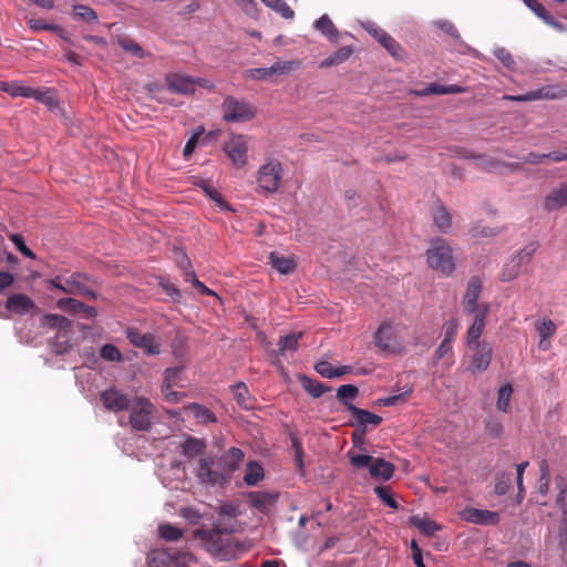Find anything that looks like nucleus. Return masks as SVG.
<instances>
[{
	"instance_id": "obj_1",
	"label": "nucleus",
	"mask_w": 567,
	"mask_h": 567,
	"mask_svg": "<svg viewBox=\"0 0 567 567\" xmlns=\"http://www.w3.org/2000/svg\"><path fill=\"white\" fill-rule=\"evenodd\" d=\"M426 261L431 269L444 275H451L455 269L452 248L449 243L441 237L430 241L426 250Z\"/></svg>"
},
{
	"instance_id": "obj_2",
	"label": "nucleus",
	"mask_w": 567,
	"mask_h": 567,
	"mask_svg": "<svg viewBox=\"0 0 567 567\" xmlns=\"http://www.w3.org/2000/svg\"><path fill=\"white\" fill-rule=\"evenodd\" d=\"M374 346L388 355L401 354L404 351L403 346L398 339L395 327L389 322L383 321L373 337Z\"/></svg>"
},
{
	"instance_id": "obj_3",
	"label": "nucleus",
	"mask_w": 567,
	"mask_h": 567,
	"mask_svg": "<svg viewBox=\"0 0 567 567\" xmlns=\"http://www.w3.org/2000/svg\"><path fill=\"white\" fill-rule=\"evenodd\" d=\"M43 327L58 328L56 341L52 342L51 347L53 352L62 354L71 349L68 329L71 322L63 316L59 315H44L41 321Z\"/></svg>"
},
{
	"instance_id": "obj_4",
	"label": "nucleus",
	"mask_w": 567,
	"mask_h": 567,
	"mask_svg": "<svg viewBox=\"0 0 567 567\" xmlns=\"http://www.w3.org/2000/svg\"><path fill=\"white\" fill-rule=\"evenodd\" d=\"M465 359L467 361L466 371L478 373L485 371L493 358V348L488 342L466 347Z\"/></svg>"
},
{
	"instance_id": "obj_5",
	"label": "nucleus",
	"mask_w": 567,
	"mask_h": 567,
	"mask_svg": "<svg viewBox=\"0 0 567 567\" xmlns=\"http://www.w3.org/2000/svg\"><path fill=\"white\" fill-rule=\"evenodd\" d=\"M225 533H233V528L221 527L219 524L215 525L212 529H198L195 532L204 548L213 556H220L226 549V540L223 537Z\"/></svg>"
},
{
	"instance_id": "obj_6",
	"label": "nucleus",
	"mask_w": 567,
	"mask_h": 567,
	"mask_svg": "<svg viewBox=\"0 0 567 567\" xmlns=\"http://www.w3.org/2000/svg\"><path fill=\"white\" fill-rule=\"evenodd\" d=\"M538 247L539 245L537 241H530L524 246L516 256L505 264L501 274V279L503 281H509L516 278L520 272L522 266L527 265L532 260Z\"/></svg>"
},
{
	"instance_id": "obj_7",
	"label": "nucleus",
	"mask_w": 567,
	"mask_h": 567,
	"mask_svg": "<svg viewBox=\"0 0 567 567\" xmlns=\"http://www.w3.org/2000/svg\"><path fill=\"white\" fill-rule=\"evenodd\" d=\"M255 109L247 102L227 96L223 103V117L226 122H246L255 116Z\"/></svg>"
},
{
	"instance_id": "obj_8",
	"label": "nucleus",
	"mask_w": 567,
	"mask_h": 567,
	"mask_svg": "<svg viewBox=\"0 0 567 567\" xmlns=\"http://www.w3.org/2000/svg\"><path fill=\"white\" fill-rule=\"evenodd\" d=\"M248 137L241 134H233L224 144L223 150L233 165L241 168L248 161Z\"/></svg>"
},
{
	"instance_id": "obj_9",
	"label": "nucleus",
	"mask_w": 567,
	"mask_h": 567,
	"mask_svg": "<svg viewBox=\"0 0 567 567\" xmlns=\"http://www.w3.org/2000/svg\"><path fill=\"white\" fill-rule=\"evenodd\" d=\"M282 177V167L279 162H268L258 171V186L266 193L278 190Z\"/></svg>"
},
{
	"instance_id": "obj_10",
	"label": "nucleus",
	"mask_w": 567,
	"mask_h": 567,
	"mask_svg": "<svg viewBox=\"0 0 567 567\" xmlns=\"http://www.w3.org/2000/svg\"><path fill=\"white\" fill-rule=\"evenodd\" d=\"M86 277L82 274H72L68 277H56L51 280V285L65 293L71 295H90L93 292L85 285Z\"/></svg>"
},
{
	"instance_id": "obj_11",
	"label": "nucleus",
	"mask_w": 567,
	"mask_h": 567,
	"mask_svg": "<svg viewBox=\"0 0 567 567\" xmlns=\"http://www.w3.org/2000/svg\"><path fill=\"white\" fill-rule=\"evenodd\" d=\"M362 27L396 60L403 59V49L401 45L384 30L379 28L374 22L367 21Z\"/></svg>"
},
{
	"instance_id": "obj_12",
	"label": "nucleus",
	"mask_w": 567,
	"mask_h": 567,
	"mask_svg": "<svg viewBox=\"0 0 567 567\" xmlns=\"http://www.w3.org/2000/svg\"><path fill=\"white\" fill-rule=\"evenodd\" d=\"M185 381L186 380L184 378V371L182 367L166 369L164 385L162 389L165 399L171 402L177 401L182 396V393L173 391L172 389L175 386L184 388Z\"/></svg>"
},
{
	"instance_id": "obj_13",
	"label": "nucleus",
	"mask_w": 567,
	"mask_h": 567,
	"mask_svg": "<svg viewBox=\"0 0 567 567\" xmlns=\"http://www.w3.org/2000/svg\"><path fill=\"white\" fill-rule=\"evenodd\" d=\"M131 406V425H151L155 406L144 398L134 400Z\"/></svg>"
},
{
	"instance_id": "obj_14",
	"label": "nucleus",
	"mask_w": 567,
	"mask_h": 567,
	"mask_svg": "<svg viewBox=\"0 0 567 567\" xmlns=\"http://www.w3.org/2000/svg\"><path fill=\"white\" fill-rule=\"evenodd\" d=\"M460 515L463 520L476 525H497L499 523V514L487 509L466 507Z\"/></svg>"
},
{
	"instance_id": "obj_15",
	"label": "nucleus",
	"mask_w": 567,
	"mask_h": 567,
	"mask_svg": "<svg viewBox=\"0 0 567 567\" xmlns=\"http://www.w3.org/2000/svg\"><path fill=\"white\" fill-rule=\"evenodd\" d=\"M101 401L105 409L112 412L124 411L130 408V399L127 394L116 388H111L101 393Z\"/></svg>"
},
{
	"instance_id": "obj_16",
	"label": "nucleus",
	"mask_w": 567,
	"mask_h": 567,
	"mask_svg": "<svg viewBox=\"0 0 567 567\" xmlns=\"http://www.w3.org/2000/svg\"><path fill=\"white\" fill-rule=\"evenodd\" d=\"M165 81L168 90L173 93L192 94L196 89L195 79L186 74L171 73L166 75Z\"/></svg>"
},
{
	"instance_id": "obj_17",
	"label": "nucleus",
	"mask_w": 567,
	"mask_h": 567,
	"mask_svg": "<svg viewBox=\"0 0 567 567\" xmlns=\"http://www.w3.org/2000/svg\"><path fill=\"white\" fill-rule=\"evenodd\" d=\"M482 292V282L477 277H473L466 287L465 295L463 297L464 310L468 313H477L482 311L483 307H478V298Z\"/></svg>"
},
{
	"instance_id": "obj_18",
	"label": "nucleus",
	"mask_w": 567,
	"mask_h": 567,
	"mask_svg": "<svg viewBox=\"0 0 567 567\" xmlns=\"http://www.w3.org/2000/svg\"><path fill=\"white\" fill-rule=\"evenodd\" d=\"M535 330L539 336L538 349L548 351L551 347V338L555 336L557 327L549 318H540L535 322Z\"/></svg>"
},
{
	"instance_id": "obj_19",
	"label": "nucleus",
	"mask_w": 567,
	"mask_h": 567,
	"mask_svg": "<svg viewBox=\"0 0 567 567\" xmlns=\"http://www.w3.org/2000/svg\"><path fill=\"white\" fill-rule=\"evenodd\" d=\"M488 312V306L484 305L482 311L475 315L473 323L470 326L466 332L465 343L466 347L481 344L484 341H481L480 338L485 328V319Z\"/></svg>"
},
{
	"instance_id": "obj_20",
	"label": "nucleus",
	"mask_w": 567,
	"mask_h": 567,
	"mask_svg": "<svg viewBox=\"0 0 567 567\" xmlns=\"http://www.w3.org/2000/svg\"><path fill=\"white\" fill-rule=\"evenodd\" d=\"M127 338L134 346L144 349L148 354H157L159 352V344L152 334H141L136 331L128 330Z\"/></svg>"
},
{
	"instance_id": "obj_21",
	"label": "nucleus",
	"mask_w": 567,
	"mask_h": 567,
	"mask_svg": "<svg viewBox=\"0 0 567 567\" xmlns=\"http://www.w3.org/2000/svg\"><path fill=\"white\" fill-rule=\"evenodd\" d=\"M184 415L186 417H183L182 421H190V419H194L195 422L207 424V423H216L217 419L213 412H210L208 409L200 406L198 404H192L184 409Z\"/></svg>"
},
{
	"instance_id": "obj_22",
	"label": "nucleus",
	"mask_w": 567,
	"mask_h": 567,
	"mask_svg": "<svg viewBox=\"0 0 567 567\" xmlns=\"http://www.w3.org/2000/svg\"><path fill=\"white\" fill-rule=\"evenodd\" d=\"M213 464L214 462L210 457H202L199 460L197 477L200 480V482L214 485L224 477V473L215 471L213 468Z\"/></svg>"
},
{
	"instance_id": "obj_23",
	"label": "nucleus",
	"mask_w": 567,
	"mask_h": 567,
	"mask_svg": "<svg viewBox=\"0 0 567 567\" xmlns=\"http://www.w3.org/2000/svg\"><path fill=\"white\" fill-rule=\"evenodd\" d=\"M564 206H567V182L554 188L544 202V207L547 210H556Z\"/></svg>"
},
{
	"instance_id": "obj_24",
	"label": "nucleus",
	"mask_w": 567,
	"mask_h": 567,
	"mask_svg": "<svg viewBox=\"0 0 567 567\" xmlns=\"http://www.w3.org/2000/svg\"><path fill=\"white\" fill-rule=\"evenodd\" d=\"M35 305L31 298L23 293L12 295L7 300V309L10 312L25 315L34 309Z\"/></svg>"
},
{
	"instance_id": "obj_25",
	"label": "nucleus",
	"mask_w": 567,
	"mask_h": 567,
	"mask_svg": "<svg viewBox=\"0 0 567 567\" xmlns=\"http://www.w3.org/2000/svg\"><path fill=\"white\" fill-rule=\"evenodd\" d=\"M245 454L240 449L230 447L227 450L223 456L221 462L224 464L223 472L226 474H230L236 471L240 463L244 461Z\"/></svg>"
},
{
	"instance_id": "obj_26",
	"label": "nucleus",
	"mask_w": 567,
	"mask_h": 567,
	"mask_svg": "<svg viewBox=\"0 0 567 567\" xmlns=\"http://www.w3.org/2000/svg\"><path fill=\"white\" fill-rule=\"evenodd\" d=\"M395 466L384 458L374 457L370 468V475L373 478L390 480L393 476Z\"/></svg>"
},
{
	"instance_id": "obj_27",
	"label": "nucleus",
	"mask_w": 567,
	"mask_h": 567,
	"mask_svg": "<svg viewBox=\"0 0 567 567\" xmlns=\"http://www.w3.org/2000/svg\"><path fill=\"white\" fill-rule=\"evenodd\" d=\"M313 25L330 42L336 43L339 41L340 32L327 14L321 16Z\"/></svg>"
},
{
	"instance_id": "obj_28",
	"label": "nucleus",
	"mask_w": 567,
	"mask_h": 567,
	"mask_svg": "<svg viewBox=\"0 0 567 567\" xmlns=\"http://www.w3.org/2000/svg\"><path fill=\"white\" fill-rule=\"evenodd\" d=\"M277 501V495L267 492H251L249 493V503L252 507L259 511H267L269 506L274 505Z\"/></svg>"
},
{
	"instance_id": "obj_29",
	"label": "nucleus",
	"mask_w": 567,
	"mask_h": 567,
	"mask_svg": "<svg viewBox=\"0 0 567 567\" xmlns=\"http://www.w3.org/2000/svg\"><path fill=\"white\" fill-rule=\"evenodd\" d=\"M269 258L271 266L280 274L288 275L292 272L296 268V261L291 256L271 252Z\"/></svg>"
},
{
	"instance_id": "obj_30",
	"label": "nucleus",
	"mask_w": 567,
	"mask_h": 567,
	"mask_svg": "<svg viewBox=\"0 0 567 567\" xmlns=\"http://www.w3.org/2000/svg\"><path fill=\"white\" fill-rule=\"evenodd\" d=\"M352 53H353V50L351 47L340 48L339 50L333 52L331 55L326 58L323 61H321L320 68H330V66L342 64L350 59Z\"/></svg>"
},
{
	"instance_id": "obj_31",
	"label": "nucleus",
	"mask_w": 567,
	"mask_h": 567,
	"mask_svg": "<svg viewBox=\"0 0 567 567\" xmlns=\"http://www.w3.org/2000/svg\"><path fill=\"white\" fill-rule=\"evenodd\" d=\"M265 476L264 468L256 461H250L247 463L244 482L248 486L257 485Z\"/></svg>"
},
{
	"instance_id": "obj_32",
	"label": "nucleus",
	"mask_w": 567,
	"mask_h": 567,
	"mask_svg": "<svg viewBox=\"0 0 567 567\" xmlns=\"http://www.w3.org/2000/svg\"><path fill=\"white\" fill-rule=\"evenodd\" d=\"M350 411L352 414V417L359 425H377L382 422V417L368 412L365 410H361L354 406H350Z\"/></svg>"
},
{
	"instance_id": "obj_33",
	"label": "nucleus",
	"mask_w": 567,
	"mask_h": 567,
	"mask_svg": "<svg viewBox=\"0 0 567 567\" xmlns=\"http://www.w3.org/2000/svg\"><path fill=\"white\" fill-rule=\"evenodd\" d=\"M0 90L8 93L9 95L30 97L34 95V90L31 87L23 86L18 82H0Z\"/></svg>"
},
{
	"instance_id": "obj_34",
	"label": "nucleus",
	"mask_w": 567,
	"mask_h": 567,
	"mask_svg": "<svg viewBox=\"0 0 567 567\" xmlns=\"http://www.w3.org/2000/svg\"><path fill=\"white\" fill-rule=\"evenodd\" d=\"M231 393L233 398L241 408L249 410L254 406L252 399L248 392L247 386L244 383H238L231 386Z\"/></svg>"
},
{
	"instance_id": "obj_35",
	"label": "nucleus",
	"mask_w": 567,
	"mask_h": 567,
	"mask_svg": "<svg viewBox=\"0 0 567 567\" xmlns=\"http://www.w3.org/2000/svg\"><path fill=\"white\" fill-rule=\"evenodd\" d=\"M316 371L321 375V377H324V378H328V379H333V378H338V377H341L346 373L349 372L350 368L349 367H339V368H333L329 362L327 361H321V362H318L315 367Z\"/></svg>"
},
{
	"instance_id": "obj_36",
	"label": "nucleus",
	"mask_w": 567,
	"mask_h": 567,
	"mask_svg": "<svg viewBox=\"0 0 567 567\" xmlns=\"http://www.w3.org/2000/svg\"><path fill=\"white\" fill-rule=\"evenodd\" d=\"M553 97H555V95L550 94L548 89L535 90V91H530V92H528L526 94H522V95H505L504 96L505 100H511V101H516V102H529V101H536V100H542V99H553Z\"/></svg>"
},
{
	"instance_id": "obj_37",
	"label": "nucleus",
	"mask_w": 567,
	"mask_h": 567,
	"mask_svg": "<svg viewBox=\"0 0 567 567\" xmlns=\"http://www.w3.org/2000/svg\"><path fill=\"white\" fill-rule=\"evenodd\" d=\"M433 223L440 231L449 233L451 228L450 213L443 206H437L433 212Z\"/></svg>"
},
{
	"instance_id": "obj_38",
	"label": "nucleus",
	"mask_w": 567,
	"mask_h": 567,
	"mask_svg": "<svg viewBox=\"0 0 567 567\" xmlns=\"http://www.w3.org/2000/svg\"><path fill=\"white\" fill-rule=\"evenodd\" d=\"M301 63L298 60L289 61H277L270 66L272 76L275 75H287L292 71L300 69Z\"/></svg>"
},
{
	"instance_id": "obj_39",
	"label": "nucleus",
	"mask_w": 567,
	"mask_h": 567,
	"mask_svg": "<svg viewBox=\"0 0 567 567\" xmlns=\"http://www.w3.org/2000/svg\"><path fill=\"white\" fill-rule=\"evenodd\" d=\"M290 440H291V446L295 451L296 467H297L298 472L300 473V475L305 476L306 468H305V462H303L305 453H303L302 444H301L300 440L297 437L296 433H290Z\"/></svg>"
},
{
	"instance_id": "obj_40",
	"label": "nucleus",
	"mask_w": 567,
	"mask_h": 567,
	"mask_svg": "<svg viewBox=\"0 0 567 567\" xmlns=\"http://www.w3.org/2000/svg\"><path fill=\"white\" fill-rule=\"evenodd\" d=\"M58 306L61 309H68L73 312H79L80 310H84L86 313V317H90V318L95 316L94 308L86 307L73 298L61 299L58 301Z\"/></svg>"
},
{
	"instance_id": "obj_41",
	"label": "nucleus",
	"mask_w": 567,
	"mask_h": 567,
	"mask_svg": "<svg viewBox=\"0 0 567 567\" xmlns=\"http://www.w3.org/2000/svg\"><path fill=\"white\" fill-rule=\"evenodd\" d=\"M411 524L426 536H433L435 532L440 529V526L435 522L420 516H412Z\"/></svg>"
},
{
	"instance_id": "obj_42",
	"label": "nucleus",
	"mask_w": 567,
	"mask_h": 567,
	"mask_svg": "<svg viewBox=\"0 0 567 567\" xmlns=\"http://www.w3.org/2000/svg\"><path fill=\"white\" fill-rule=\"evenodd\" d=\"M300 382L302 388L313 398L321 396L327 390V388H324L321 382L313 380L309 377H301Z\"/></svg>"
},
{
	"instance_id": "obj_43",
	"label": "nucleus",
	"mask_w": 567,
	"mask_h": 567,
	"mask_svg": "<svg viewBox=\"0 0 567 567\" xmlns=\"http://www.w3.org/2000/svg\"><path fill=\"white\" fill-rule=\"evenodd\" d=\"M120 47L131 55L142 59L145 55L143 48L132 39L127 37H121L117 40Z\"/></svg>"
},
{
	"instance_id": "obj_44",
	"label": "nucleus",
	"mask_w": 567,
	"mask_h": 567,
	"mask_svg": "<svg viewBox=\"0 0 567 567\" xmlns=\"http://www.w3.org/2000/svg\"><path fill=\"white\" fill-rule=\"evenodd\" d=\"M158 534L167 542H176L183 537L184 532L172 524H161L158 526Z\"/></svg>"
},
{
	"instance_id": "obj_45",
	"label": "nucleus",
	"mask_w": 567,
	"mask_h": 567,
	"mask_svg": "<svg viewBox=\"0 0 567 567\" xmlns=\"http://www.w3.org/2000/svg\"><path fill=\"white\" fill-rule=\"evenodd\" d=\"M267 7L274 9L285 19H292L295 16L293 10L286 3L285 0H261Z\"/></svg>"
},
{
	"instance_id": "obj_46",
	"label": "nucleus",
	"mask_w": 567,
	"mask_h": 567,
	"mask_svg": "<svg viewBox=\"0 0 567 567\" xmlns=\"http://www.w3.org/2000/svg\"><path fill=\"white\" fill-rule=\"evenodd\" d=\"M302 333H290L285 337H281L278 341V347L280 352L284 354L287 351H296L298 348V341L301 338Z\"/></svg>"
},
{
	"instance_id": "obj_47",
	"label": "nucleus",
	"mask_w": 567,
	"mask_h": 567,
	"mask_svg": "<svg viewBox=\"0 0 567 567\" xmlns=\"http://www.w3.org/2000/svg\"><path fill=\"white\" fill-rule=\"evenodd\" d=\"M374 493L377 496L389 507L393 509H398L399 504L394 499L391 487L390 486H377L374 488Z\"/></svg>"
},
{
	"instance_id": "obj_48",
	"label": "nucleus",
	"mask_w": 567,
	"mask_h": 567,
	"mask_svg": "<svg viewBox=\"0 0 567 567\" xmlns=\"http://www.w3.org/2000/svg\"><path fill=\"white\" fill-rule=\"evenodd\" d=\"M205 449V443L202 440L189 437L184 444V454L188 457L196 456Z\"/></svg>"
},
{
	"instance_id": "obj_49",
	"label": "nucleus",
	"mask_w": 567,
	"mask_h": 567,
	"mask_svg": "<svg viewBox=\"0 0 567 567\" xmlns=\"http://www.w3.org/2000/svg\"><path fill=\"white\" fill-rule=\"evenodd\" d=\"M512 486L511 475L507 473H501L496 475V483L494 492L498 496L505 495Z\"/></svg>"
},
{
	"instance_id": "obj_50",
	"label": "nucleus",
	"mask_w": 567,
	"mask_h": 567,
	"mask_svg": "<svg viewBox=\"0 0 567 567\" xmlns=\"http://www.w3.org/2000/svg\"><path fill=\"white\" fill-rule=\"evenodd\" d=\"M513 393V389L509 384H504L498 390V398H497V408L504 412L507 411L509 406L511 396Z\"/></svg>"
},
{
	"instance_id": "obj_51",
	"label": "nucleus",
	"mask_w": 567,
	"mask_h": 567,
	"mask_svg": "<svg viewBox=\"0 0 567 567\" xmlns=\"http://www.w3.org/2000/svg\"><path fill=\"white\" fill-rule=\"evenodd\" d=\"M73 11L76 18L87 22L95 21L97 19L96 13L87 6L78 4L73 7Z\"/></svg>"
},
{
	"instance_id": "obj_52",
	"label": "nucleus",
	"mask_w": 567,
	"mask_h": 567,
	"mask_svg": "<svg viewBox=\"0 0 567 567\" xmlns=\"http://www.w3.org/2000/svg\"><path fill=\"white\" fill-rule=\"evenodd\" d=\"M350 454V462L354 467L363 468L368 467L371 468V464L373 462V456L367 455V454Z\"/></svg>"
},
{
	"instance_id": "obj_53",
	"label": "nucleus",
	"mask_w": 567,
	"mask_h": 567,
	"mask_svg": "<svg viewBox=\"0 0 567 567\" xmlns=\"http://www.w3.org/2000/svg\"><path fill=\"white\" fill-rule=\"evenodd\" d=\"M150 567H171L169 557L162 551L154 553L148 559Z\"/></svg>"
},
{
	"instance_id": "obj_54",
	"label": "nucleus",
	"mask_w": 567,
	"mask_h": 567,
	"mask_svg": "<svg viewBox=\"0 0 567 567\" xmlns=\"http://www.w3.org/2000/svg\"><path fill=\"white\" fill-rule=\"evenodd\" d=\"M458 323L455 319H451L444 324V338L442 341L453 344V341L457 334Z\"/></svg>"
},
{
	"instance_id": "obj_55",
	"label": "nucleus",
	"mask_w": 567,
	"mask_h": 567,
	"mask_svg": "<svg viewBox=\"0 0 567 567\" xmlns=\"http://www.w3.org/2000/svg\"><path fill=\"white\" fill-rule=\"evenodd\" d=\"M357 394L358 389L351 384L341 385L337 392L338 398L344 403H348V401L353 400Z\"/></svg>"
},
{
	"instance_id": "obj_56",
	"label": "nucleus",
	"mask_w": 567,
	"mask_h": 567,
	"mask_svg": "<svg viewBox=\"0 0 567 567\" xmlns=\"http://www.w3.org/2000/svg\"><path fill=\"white\" fill-rule=\"evenodd\" d=\"M101 357L107 361H121L122 355L118 349L113 344H105L101 349Z\"/></svg>"
},
{
	"instance_id": "obj_57",
	"label": "nucleus",
	"mask_w": 567,
	"mask_h": 567,
	"mask_svg": "<svg viewBox=\"0 0 567 567\" xmlns=\"http://www.w3.org/2000/svg\"><path fill=\"white\" fill-rule=\"evenodd\" d=\"M412 392V389L411 388H406L404 390V392L402 393H399V394H394V395H390V396H386V398H382V399H379L377 402L380 404V405H384V406H390V405H395L398 404L399 402H401L408 394H410Z\"/></svg>"
},
{
	"instance_id": "obj_58",
	"label": "nucleus",
	"mask_w": 567,
	"mask_h": 567,
	"mask_svg": "<svg viewBox=\"0 0 567 567\" xmlns=\"http://www.w3.org/2000/svg\"><path fill=\"white\" fill-rule=\"evenodd\" d=\"M185 280L190 282L199 293L202 295H214V292L207 288L202 281H199L193 271L185 274Z\"/></svg>"
},
{
	"instance_id": "obj_59",
	"label": "nucleus",
	"mask_w": 567,
	"mask_h": 567,
	"mask_svg": "<svg viewBox=\"0 0 567 567\" xmlns=\"http://www.w3.org/2000/svg\"><path fill=\"white\" fill-rule=\"evenodd\" d=\"M494 55L508 69H512L515 64L512 54L505 48H495Z\"/></svg>"
},
{
	"instance_id": "obj_60",
	"label": "nucleus",
	"mask_w": 567,
	"mask_h": 567,
	"mask_svg": "<svg viewBox=\"0 0 567 567\" xmlns=\"http://www.w3.org/2000/svg\"><path fill=\"white\" fill-rule=\"evenodd\" d=\"M218 515L236 518L239 514V506L234 503H224L217 511Z\"/></svg>"
},
{
	"instance_id": "obj_61",
	"label": "nucleus",
	"mask_w": 567,
	"mask_h": 567,
	"mask_svg": "<svg viewBox=\"0 0 567 567\" xmlns=\"http://www.w3.org/2000/svg\"><path fill=\"white\" fill-rule=\"evenodd\" d=\"M414 94L420 96L431 95V94H446V85L442 84H431L422 90L414 91Z\"/></svg>"
},
{
	"instance_id": "obj_62",
	"label": "nucleus",
	"mask_w": 567,
	"mask_h": 567,
	"mask_svg": "<svg viewBox=\"0 0 567 567\" xmlns=\"http://www.w3.org/2000/svg\"><path fill=\"white\" fill-rule=\"evenodd\" d=\"M247 76L252 80H267L272 76L270 72V66L268 68H257L250 69L247 71Z\"/></svg>"
},
{
	"instance_id": "obj_63",
	"label": "nucleus",
	"mask_w": 567,
	"mask_h": 567,
	"mask_svg": "<svg viewBox=\"0 0 567 567\" xmlns=\"http://www.w3.org/2000/svg\"><path fill=\"white\" fill-rule=\"evenodd\" d=\"M498 234L497 228H491L482 225L474 226L472 229V235L474 237H494Z\"/></svg>"
},
{
	"instance_id": "obj_64",
	"label": "nucleus",
	"mask_w": 567,
	"mask_h": 567,
	"mask_svg": "<svg viewBox=\"0 0 567 567\" xmlns=\"http://www.w3.org/2000/svg\"><path fill=\"white\" fill-rule=\"evenodd\" d=\"M525 6L530 9L535 16H537L540 20L545 14L548 13V11L544 8L542 3H539L537 0H523Z\"/></svg>"
}]
</instances>
